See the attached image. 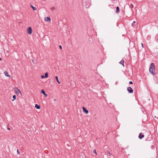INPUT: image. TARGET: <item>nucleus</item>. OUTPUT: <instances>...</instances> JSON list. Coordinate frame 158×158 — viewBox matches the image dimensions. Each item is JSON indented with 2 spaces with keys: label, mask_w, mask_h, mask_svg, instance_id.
Returning a JSON list of instances; mask_svg holds the SVG:
<instances>
[{
  "label": "nucleus",
  "mask_w": 158,
  "mask_h": 158,
  "mask_svg": "<svg viewBox=\"0 0 158 158\" xmlns=\"http://www.w3.org/2000/svg\"><path fill=\"white\" fill-rule=\"evenodd\" d=\"M17 152L18 154H20V152L19 151V150L18 149L17 150Z\"/></svg>",
  "instance_id": "aec40b11"
},
{
  "label": "nucleus",
  "mask_w": 158,
  "mask_h": 158,
  "mask_svg": "<svg viewBox=\"0 0 158 158\" xmlns=\"http://www.w3.org/2000/svg\"><path fill=\"white\" fill-rule=\"evenodd\" d=\"M55 78H56V81H57L58 82V83L59 84H60V82L59 81V80H58V77H57V76H56L55 77Z\"/></svg>",
  "instance_id": "4468645a"
},
{
  "label": "nucleus",
  "mask_w": 158,
  "mask_h": 158,
  "mask_svg": "<svg viewBox=\"0 0 158 158\" xmlns=\"http://www.w3.org/2000/svg\"><path fill=\"white\" fill-rule=\"evenodd\" d=\"M141 45H142V47L143 48V43H141Z\"/></svg>",
  "instance_id": "b1692460"
},
{
  "label": "nucleus",
  "mask_w": 158,
  "mask_h": 158,
  "mask_svg": "<svg viewBox=\"0 0 158 158\" xmlns=\"http://www.w3.org/2000/svg\"><path fill=\"white\" fill-rule=\"evenodd\" d=\"M119 63L121 64H122L123 67H124V61L123 60H121Z\"/></svg>",
  "instance_id": "ddd939ff"
},
{
  "label": "nucleus",
  "mask_w": 158,
  "mask_h": 158,
  "mask_svg": "<svg viewBox=\"0 0 158 158\" xmlns=\"http://www.w3.org/2000/svg\"><path fill=\"white\" fill-rule=\"evenodd\" d=\"M8 129L10 130V128H8Z\"/></svg>",
  "instance_id": "cd10ccee"
},
{
  "label": "nucleus",
  "mask_w": 158,
  "mask_h": 158,
  "mask_svg": "<svg viewBox=\"0 0 158 158\" xmlns=\"http://www.w3.org/2000/svg\"><path fill=\"white\" fill-rule=\"evenodd\" d=\"M108 152V154L109 155H111V154H110V152Z\"/></svg>",
  "instance_id": "a878e982"
},
{
  "label": "nucleus",
  "mask_w": 158,
  "mask_h": 158,
  "mask_svg": "<svg viewBox=\"0 0 158 158\" xmlns=\"http://www.w3.org/2000/svg\"><path fill=\"white\" fill-rule=\"evenodd\" d=\"M2 60V59L0 58V61Z\"/></svg>",
  "instance_id": "bb28decb"
},
{
  "label": "nucleus",
  "mask_w": 158,
  "mask_h": 158,
  "mask_svg": "<svg viewBox=\"0 0 158 158\" xmlns=\"http://www.w3.org/2000/svg\"><path fill=\"white\" fill-rule=\"evenodd\" d=\"M136 22L135 21H134L133 23H132L131 24V25L132 26H133L134 24H135V23Z\"/></svg>",
  "instance_id": "a211bd4d"
},
{
  "label": "nucleus",
  "mask_w": 158,
  "mask_h": 158,
  "mask_svg": "<svg viewBox=\"0 0 158 158\" xmlns=\"http://www.w3.org/2000/svg\"><path fill=\"white\" fill-rule=\"evenodd\" d=\"M41 93L45 96V97H47V95L45 93L44 91L43 90H41Z\"/></svg>",
  "instance_id": "9d476101"
},
{
  "label": "nucleus",
  "mask_w": 158,
  "mask_h": 158,
  "mask_svg": "<svg viewBox=\"0 0 158 158\" xmlns=\"http://www.w3.org/2000/svg\"><path fill=\"white\" fill-rule=\"evenodd\" d=\"M132 83H133V82H132V81H130L129 82V84H132Z\"/></svg>",
  "instance_id": "412c9836"
},
{
  "label": "nucleus",
  "mask_w": 158,
  "mask_h": 158,
  "mask_svg": "<svg viewBox=\"0 0 158 158\" xmlns=\"http://www.w3.org/2000/svg\"><path fill=\"white\" fill-rule=\"evenodd\" d=\"M27 33L29 35H31L32 33V30L31 27H28L27 29Z\"/></svg>",
  "instance_id": "7ed1b4c3"
},
{
  "label": "nucleus",
  "mask_w": 158,
  "mask_h": 158,
  "mask_svg": "<svg viewBox=\"0 0 158 158\" xmlns=\"http://www.w3.org/2000/svg\"><path fill=\"white\" fill-rule=\"evenodd\" d=\"M55 9V7H52V10H54V9Z\"/></svg>",
  "instance_id": "393cba45"
},
{
  "label": "nucleus",
  "mask_w": 158,
  "mask_h": 158,
  "mask_svg": "<svg viewBox=\"0 0 158 158\" xmlns=\"http://www.w3.org/2000/svg\"><path fill=\"white\" fill-rule=\"evenodd\" d=\"M14 90H15V93L16 94L18 95L19 94H21L20 90L17 88H14Z\"/></svg>",
  "instance_id": "f03ea898"
},
{
  "label": "nucleus",
  "mask_w": 158,
  "mask_h": 158,
  "mask_svg": "<svg viewBox=\"0 0 158 158\" xmlns=\"http://www.w3.org/2000/svg\"><path fill=\"white\" fill-rule=\"evenodd\" d=\"M82 109L83 112L85 114H88L89 113V111L88 110H87L85 107H82Z\"/></svg>",
  "instance_id": "20e7f679"
},
{
  "label": "nucleus",
  "mask_w": 158,
  "mask_h": 158,
  "mask_svg": "<svg viewBox=\"0 0 158 158\" xmlns=\"http://www.w3.org/2000/svg\"><path fill=\"white\" fill-rule=\"evenodd\" d=\"M93 152L95 153L96 155H97V152H96V149H94V150H93Z\"/></svg>",
  "instance_id": "f3484780"
},
{
  "label": "nucleus",
  "mask_w": 158,
  "mask_h": 158,
  "mask_svg": "<svg viewBox=\"0 0 158 158\" xmlns=\"http://www.w3.org/2000/svg\"><path fill=\"white\" fill-rule=\"evenodd\" d=\"M144 137V135L142 134V132L139 133V138L140 139H141Z\"/></svg>",
  "instance_id": "423d86ee"
},
{
  "label": "nucleus",
  "mask_w": 158,
  "mask_h": 158,
  "mask_svg": "<svg viewBox=\"0 0 158 158\" xmlns=\"http://www.w3.org/2000/svg\"><path fill=\"white\" fill-rule=\"evenodd\" d=\"M127 91L130 93H133V90L131 87H129L127 88Z\"/></svg>",
  "instance_id": "0eeeda50"
},
{
  "label": "nucleus",
  "mask_w": 158,
  "mask_h": 158,
  "mask_svg": "<svg viewBox=\"0 0 158 158\" xmlns=\"http://www.w3.org/2000/svg\"><path fill=\"white\" fill-rule=\"evenodd\" d=\"M45 78H47L48 77V73L47 72L45 73Z\"/></svg>",
  "instance_id": "2eb2a0df"
},
{
  "label": "nucleus",
  "mask_w": 158,
  "mask_h": 158,
  "mask_svg": "<svg viewBox=\"0 0 158 158\" xmlns=\"http://www.w3.org/2000/svg\"><path fill=\"white\" fill-rule=\"evenodd\" d=\"M13 98L14 99L12 100V101L16 99V96L15 95H13Z\"/></svg>",
  "instance_id": "dca6fc26"
},
{
  "label": "nucleus",
  "mask_w": 158,
  "mask_h": 158,
  "mask_svg": "<svg viewBox=\"0 0 158 158\" xmlns=\"http://www.w3.org/2000/svg\"><path fill=\"white\" fill-rule=\"evenodd\" d=\"M31 6L32 8L34 10H37V8L36 7L33 6L32 5H31Z\"/></svg>",
  "instance_id": "9b49d317"
},
{
  "label": "nucleus",
  "mask_w": 158,
  "mask_h": 158,
  "mask_svg": "<svg viewBox=\"0 0 158 158\" xmlns=\"http://www.w3.org/2000/svg\"><path fill=\"white\" fill-rule=\"evenodd\" d=\"M119 12V9L118 6L116 7V12L118 13Z\"/></svg>",
  "instance_id": "f8f14e48"
},
{
  "label": "nucleus",
  "mask_w": 158,
  "mask_h": 158,
  "mask_svg": "<svg viewBox=\"0 0 158 158\" xmlns=\"http://www.w3.org/2000/svg\"><path fill=\"white\" fill-rule=\"evenodd\" d=\"M35 107L36 108L38 109H40V105H38L37 104H36L35 105Z\"/></svg>",
  "instance_id": "1a4fd4ad"
},
{
  "label": "nucleus",
  "mask_w": 158,
  "mask_h": 158,
  "mask_svg": "<svg viewBox=\"0 0 158 158\" xmlns=\"http://www.w3.org/2000/svg\"><path fill=\"white\" fill-rule=\"evenodd\" d=\"M41 77L42 79H44L45 77L44 75H41Z\"/></svg>",
  "instance_id": "6ab92c4d"
},
{
  "label": "nucleus",
  "mask_w": 158,
  "mask_h": 158,
  "mask_svg": "<svg viewBox=\"0 0 158 158\" xmlns=\"http://www.w3.org/2000/svg\"><path fill=\"white\" fill-rule=\"evenodd\" d=\"M4 73L5 75L6 76H7V77H10V75H9L8 74V73H7V72L6 71H5L4 72Z\"/></svg>",
  "instance_id": "6e6552de"
},
{
  "label": "nucleus",
  "mask_w": 158,
  "mask_h": 158,
  "mask_svg": "<svg viewBox=\"0 0 158 158\" xmlns=\"http://www.w3.org/2000/svg\"><path fill=\"white\" fill-rule=\"evenodd\" d=\"M131 6L132 8H133V4H131Z\"/></svg>",
  "instance_id": "4be33fe9"
},
{
  "label": "nucleus",
  "mask_w": 158,
  "mask_h": 158,
  "mask_svg": "<svg viewBox=\"0 0 158 158\" xmlns=\"http://www.w3.org/2000/svg\"><path fill=\"white\" fill-rule=\"evenodd\" d=\"M59 48L60 49H62V46L61 45L59 46Z\"/></svg>",
  "instance_id": "5701e85b"
},
{
  "label": "nucleus",
  "mask_w": 158,
  "mask_h": 158,
  "mask_svg": "<svg viewBox=\"0 0 158 158\" xmlns=\"http://www.w3.org/2000/svg\"><path fill=\"white\" fill-rule=\"evenodd\" d=\"M149 71L153 75H154L155 74V65L153 63H152L151 64V67L149 68Z\"/></svg>",
  "instance_id": "f257e3e1"
},
{
  "label": "nucleus",
  "mask_w": 158,
  "mask_h": 158,
  "mask_svg": "<svg viewBox=\"0 0 158 158\" xmlns=\"http://www.w3.org/2000/svg\"><path fill=\"white\" fill-rule=\"evenodd\" d=\"M44 20L46 22H47L48 21H49L50 22L51 19L50 17H46L44 18Z\"/></svg>",
  "instance_id": "39448f33"
}]
</instances>
